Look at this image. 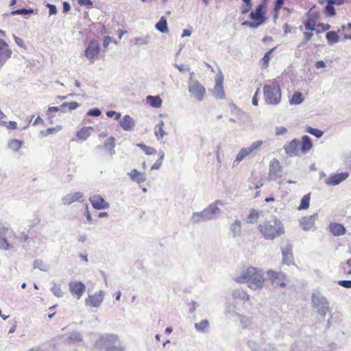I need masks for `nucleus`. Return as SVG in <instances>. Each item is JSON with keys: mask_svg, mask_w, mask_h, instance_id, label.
<instances>
[{"mask_svg": "<svg viewBox=\"0 0 351 351\" xmlns=\"http://www.w3.org/2000/svg\"><path fill=\"white\" fill-rule=\"evenodd\" d=\"M233 279L237 283H247L248 287L254 291L262 289L265 281L264 271L252 266L243 268Z\"/></svg>", "mask_w": 351, "mask_h": 351, "instance_id": "f257e3e1", "label": "nucleus"}, {"mask_svg": "<svg viewBox=\"0 0 351 351\" xmlns=\"http://www.w3.org/2000/svg\"><path fill=\"white\" fill-rule=\"evenodd\" d=\"M95 347L104 351H125L119 337L113 333L101 334L95 341Z\"/></svg>", "mask_w": 351, "mask_h": 351, "instance_id": "f03ea898", "label": "nucleus"}, {"mask_svg": "<svg viewBox=\"0 0 351 351\" xmlns=\"http://www.w3.org/2000/svg\"><path fill=\"white\" fill-rule=\"evenodd\" d=\"M261 233L265 239H274L284 234V226L278 219H271L260 224L258 226Z\"/></svg>", "mask_w": 351, "mask_h": 351, "instance_id": "7ed1b4c3", "label": "nucleus"}, {"mask_svg": "<svg viewBox=\"0 0 351 351\" xmlns=\"http://www.w3.org/2000/svg\"><path fill=\"white\" fill-rule=\"evenodd\" d=\"M224 314L230 318L239 319V326L243 329L250 328L254 323V317L240 314L238 311L237 304L234 303L226 302Z\"/></svg>", "mask_w": 351, "mask_h": 351, "instance_id": "20e7f679", "label": "nucleus"}, {"mask_svg": "<svg viewBox=\"0 0 351 351\" xmlns=\"http://www.w3.org/2000/svg\"><path fill=\"white\" fill-rule=\"evenodd\" d=\"M264 99L267 104L278 105L281 99L279 84L275 80L268 82L263 88Z\"/></svg>", "mask_w": 351, "mask_h": 351, "instance_id": "39448f33", "label": "nucleus"}, {"mask_svg": "<svg viewBox=\"0 0 351 351\" xmlns=\"http://www.w3.org/2000/svg\"><path fill=\"white\" fill-rule=\"evenodd\" d=\"M312 306L322 317H326L329 311L328 301L318 291H314L312 294Z\"/></svg>", "mask_w": 351, "mask_h": 351, "instance_id": "423d86ee", "label": "nucleus"}, {"mask_svg": "<svg viewBox=\"0 0 351 351\" xmlns=\"http://www.w3.org/2000/svg\"><path fill=\"white\" fill-rule=\"evenodd\" d=\"M263 142L261 140H258L253 142L249 147L241 148L237 155L236 156L235 160L233 164L234 165H239L243 160L247 156L256 154L258 149L263 145Z\"/></svg>", "mask_w": 351, "mask_h": 351, "instance_id": "0eeeda50", "label": "nucleus"}, {"mask_svg": "<svg viewBox=\"0 0 351 351\" xmlns=\"http://www.w3.org/2000/svg\"><path fill=\"white\" fill-rule=\"evenodd\" d=\"M250 17L253 21H245L242 23L243 26L250 27L251 28H257L265 22L263 16V5H259L255 10L250 13Z\"/></svg>", "mask_w": 351, "mask_h": 351, "instance_id": "6e6552de", "label": "nucleus"}, {"mask_svg": "<svg viewBox=\"0 0 351 351\" xmlns=\"http://www.w3.org/2000/svg\"><path fill=\"white\" fill-rule=\"evenodd\" d=\"M189 92L198 101H202L206 95V88L197 80L189 81Z\"/></svg>", "mask_w": 351, "mask_h": 351, "instance_id": "1a4fd4ad", "label": "nucleus"}, {"mask_svg": "<svg viewBox=\"0 0 351 351\" xmlns=\"http://www.w3.org/2000/svg\"><path fill=\"white\" fill-rule=\"evenodd\" d=\"M267 274L274 287H284L287 285L288 280L282 272L268 270Z\"/></svg>", "mask_w": 351, "mask_h": 351, "instance_id": "9d476101", "label": "nucleus"}, {"mask_svg": "<svg viewBox=\"0 0 351 351\" xmlns=\"http://www.w3.org/2000/svg\"><path fill=\"white\" fill-rule=\"evenodd\" d=\"M223 205H224L223 202L218 199L209 204L206 208L204 209V214L206 215L208 221L217 219L218 216L221 213V209L219 208V206Z\"/></svg>", "mask_w": 351, "mask_h": 351, "instance_id": "9b49d317", "label": "nucleus"}, {"mask_svg": "<svg viewBox=\"0 0 351 351\" xmlns=\"http://www.w3.org/2000/svg\"><path fill=\"white\" fill-rule=\"evenodd\" d=\"M101 48L97 40H91L86 49H85V56L88 59L91 64L94 63L97 58Z\"/></svg>", "mask_w": 351, "mask_h": 351, "instance_id": "f8f14e48", "label": "nucleus"}, {"mask_svg": "<svg viewBox=\"0 0 351 351\" xmlns=\"http://www.w3.org/2000/svg\"><path fill=\"white\" fill-rule=\"evenodd\" d=\"M300 141L295 138L290 141L289 143L285 144L283 146V149L285 152V153L289 156V157H295L299 156L300 151Z\"/></svg>", "mask_w": 351, "mask_h": 351, "instance_id": "ddd939ff", "label": "nucleus"}, {"mask_svg": "<svg viewBox=\"0 0 351 351\" xmlns=\"http://www.w3.org/2000/svg\"><path fill=\"white\" fill-rule=\"evenodd\" d=\"M105 295V292L102 290L95 293L93 295H88V298L85 300L86 305L92 307L98 308L101 306Z\"/></svg>", "mask_w": 351, "mask_h": 351, "instance_id": "4468645a", "label": "nucleus"}, {"mask_svg": "<svg viewBox=\"0 0 351 351\" xmlns=\"http://www.w3.org/2000/svg\"><path fill=\"white\" fill-rule=\"evenodd\" d=\"M69 291L72 295L76 296L79 300L82 296L86 290V286L82 282L71 281L69 283Z\"/></svg>", "mask_w": 351, "mask_h": 351, "instance_id": "2eb2a0df", "label": "nucleus"}, {"mask_svg": "<svg viewBox=\"0 0 351 351\" xmlns=\"http://www.w3.org/2000/svg\"><path fill=\"white\" fill-rule=\"evenodd\" d=\"M282 172V167L276 158H273L269 162V178L271 180H276L280 176Z\"/></svg>", "mask_w": 351, "mask_h": 351, "instance_id": "dca6fc26", "label": "nucleus"}, {"mask_svg": "<svg viewBox=\"0 0 351 351\" xmlns=\"http://www.w3.org/2000/svg\"><path fill=\"white\" fill-rule=\"evenodd\" d=\"M89 201L93 207L97 210L107 209L110 207L109 203L106 202L100 195H94L90 196Z\"/></svg>", "mask_w": 351, "mask_h": 351, "instance_id": "f3484780", "label": "nucleus"}, {"mask_svg": "<svg viewBox=\"0 0 351 351\" xmlns=\"http://www.w3.org/2000/svg\"><path fill=\"white\" fill-rule=\"evenodd\" d=\"M12 51L8 49V44L3 40L0 39V69L10 58Z\"/></svg>", "mask_w": 351, "mask_h": 351, "instance_id": "a211bd4d", "label": "nucleus"}, {"mask_svg": "<svg viewBox=\"0 0 351 351\" xmlns=\"http://www.w3.org/2000/svg\"><path fill=\"white\" fill-rule=\"evenodd\" d=\"M349 173L348 172H343L338 174H335L328 178H326L324 180L325 183L329 186H335L340 184L348 178Z\"/></svg>", "mask_w": 351, "mask_h": 351, "instance_id": "6ab92c4d", "label": "nucleus"}, {"mask_svg": "<svg viewBox=\"0 0 351 351\" xmlns=\"http://www.w3.org/2000/svg\"><path fill=\"white\" fill-rule=\"evenodd\" d=\"M84 194L81 192L67 194L62 197V203L64 205H69L75 202H83Z\"/></svg>", "mask_w": 351, "mask_h": 351, "instance_id": "aec40b11", "label": "nucleus"}, {"mask_svg": "<svg viewBox=\"0 0 351 351\" xmlns=\"http://www.w3.org/2000/svg\"><path fill=\"white\" fill-rule=\"evenodd\" d=\"M231 295L233 301L230 302L234 303L236 304V300L246 302L248 301L250 298V295L247 293V291L241 288L233 290Z\"/></svg>", "mask_w": 351, "mask_h": 351, "instance_id": "412c9836", "label": "nucleus"}, {"mask_svg": "<svg viewBox=\"0 0 351 351\" xmlns=\"http://www.w3.org/2000/svg\"><path fill=\"white\" fill-rule=\"evenodd\" d=\"M317 217V214H313L310 216L302 217L300 220V224L304 230H310L315 227V220Z\"/></svg>", "mask_w": 351, "mask_h": 351, "instance_id": "4be33fe9", "label": "nucleus"}, {"mask_svg": "<svg viewBox=\"0 0 351 351\" xmlns=\"http://www.w3.org/2000/svg\"><path fill=\"white\" fill-rule=\"evenodd\" d=\"M127 175L133 182L137 184H141L147 180L146 174L138 171L136 169H133L131 171L128 172Z\"/></svg>", "mask_w": 351, "mask_h": 351, "instance_id": "5701e85b", "label": "nucleus"}, {"mask_svg": "<svg viewBox=\"0 0 351 351\" xmlns=\"http://www.w3.org/2000/svg\"><path fill=\"white\" fill-rule=\"evenodd\" d=\"M119 123L124 131H132L135 125L134 120L130 115H125Z\"/></svg>", "mask_w": 351, "mask_h": 351, "instance_id": "b1692460", "label": "nucleus"}, {"mask_svg": "<svg viewBox=\"0 0 351 351\" xmlns=\"http://www.w3.org/2000/svg\"><path fill=\"white\" fill-rule=\"evenodd\" d=\"M7 230L8 228L5 227L0 228V249L6 251L12 248V245L8 242L5 238V232Z\"/></svg>", "mask_w": 351, "mask_h": 351, "instance_id": "393cba45", "label": "nucleus"}, {"mask_svg": "<svg viewBox=\"0 0 351 351\" xmlns=\"http://www.w3.org/2000/svg\"><path fill=\"white\" fill-rule=\"evenodd\" d=\"M190 221L193 224L200 223L208 221L207 217L204 214V210L200 212H195L192 214Z\"/></svg>", "mask_w": 351, "mask_h": 351, "instance_id": "a878e982", "label": "nucleus"}, {"mask_svg": "<svg viewBox=\"0 0 351 351\" xmlns=\"http://www.w3.org/2000/svg\"><path fill=\"white\" fill-rule=\"evenodd\" d=\"M300 143L301 144L300 148L303 153L308 152L312 148L313 144L311 139L307 135H304L302 136V141Z\"/></svg>", "mask_w": 351, "mask_h": 351, "instance_id": "bb28decb", "label": "nucleus"}, {"mask_svg": "<svg viewBox=\"0 0 351 351\" xmlns=\"http://www.w3.org/2000/svg\"><path fill=\"white\" fill-rule=\"evenodd\" d=\"M232 237H237L241 235V221L236 219L230 227Z\"/></svg>", "mask_w": 351, "mask_h": 351, "instance_id": "cd10ccee", "label": "nucleus"}, {"mask_svg": "<svg viewBox=\"0 0 351 351\" xmlns=\"http://www.w3.org/2000/svg\"><path fill=\"white\" fill-rule=\"evenodd\" d=\"M213 95L217 99H223L225 93L222 86V82L217 80L213 89Z\"/></svg>", "mask_w": 351, "mask_h": 351, "instance_id": "c85d7f7f", "label": "nucleus"}, {"mask_svg": "<svg viewBox=\"0 0 351 351\" xmlns=\"http://www.w3.org/2000/svg\"><path fill=\"white\" fill-rule=\"evenodd\" d=\"M195 330L202 333L206 332L210 327L209 322L207 319H203L194 325Z\"/></svg>", "mask_w": 351, "mask_h": 351, "instance_id": "c756f323", "label": "nucleus"}, {"mask_svg": "<svg viewBox=\"0 0 351 351\" xmlns=\"http://www.w3.org/2000/svg\"><path fill=\"white\" fill-rule=\"evenodd\" d=\"M330 230L334 235L340 236L344 234L346 229L340 223H332L330 225Z\"/></svg>", "mask_w": 351, "mask_h": 351, "instance_id": "7c9ffc66", "label": "nucleus"}, {"mask_svg": "<svg viewBox=\"0 0 351 351\" xmlns=\"http://www.w3.org/2000/svg\"><path fill=\"white\" fill-rule=\"evenodd\" d=\"M282 263L284 264L290 265L293 262V254L291 247H287L282 252Z\"/></svg>", "mask_w": 351, "mask_h": 351, "instance_id": "2f4dec72", "label": "nucleus"}, {"mask_svg": "<svg viewBox=\"0 0 351 351\" xmlns=\"http://www.w3.org/2000/svg\"><path fill=\"white\" fill-rule=\"evenodd\" d=\"M91 127H84L80 131L77 132L76 136L82 140H86L90 135Z\"/></svg>", "mask_w": 351, "mask_h": 351, "instance_id": "473e14b6", "label": "nucleus"}, {"mask_svg": "<svg viewBox=\"0 0 351 351\" xmlns=\"http://www.w3.org/2000/svg\"><path fill=\"white\" fill-rule=\"evenodd\" d=\"M147 102L154 108H159L161 106L162 100L158 96L148 95L146 97Z\"/></svg>", "mask_w": 351, "mask_h": 351, "instance_id": "72a5a7b5", "label": "nucleus"}, {"mask_svg": "<svg viewBox=\"0 0 351 351\" xmlns=\"http://www.w3.org/2000/svg\"><path fill=\"white\" fill-rule=\"evenodd\" d=\"M23 142L17 139H11L8 141V147L14 152H19L22 147Z\"/></svg>", "mask_w": 351, "mask_h": 351, "instance_id": "f704fd0d", "label": "nucleus"}, {"mask_svg": "<svg viewBox=\"0 0 351 351\" xmlns=\"http://www.w3.org/2000/svg\"><path fill=\"white\" fill-rule=\"evenodd\" d=\"M33 267L34 269H38L43 271H48L50 269L49 265L44 263L43 261L40 259H36L33 263Z\"/></svg>", "mask_w": 351, "mask_h": 351, "instance_id": "c9c22d12", "label": "nucleus"}, {"mask_svg": "<svg viewBox=\"0 0 351 351\" xmlns=\"http://www.w3.org/2000/svg\"><path fill=\"white\" fill-rule=\"evenodd\" d=\"M164 125H165L164 121L160 120L159 121V123L156 126L155 134L158 139L162 138L165 136V135L166 134V132L163 130Z\"/></svg>", "mask_w": 351, "mask_h": 351, "instance_id": "e433bc0d", "label": "nucleus"}, {"mask_svg": "<svg viewBox=\"0 0 351 351\" xmlns=\"http://www.w3.org/2000/svg\"><path fill=\"white\" fill-rule=\"evenodd\" d=\"M156 28L161 33H167L168 32L167 20L165 16H162L156 24Z\"/></svg>", "mask_w": 351, "mask_h": 351, "instance_id": "4c0bfd02", "label": "nucleus"}, {"mask_svg": "<svg viewBox=\"0 0 351 351\" xmlns=\"http://www.w3.org/2000/svg\"><path fill=\"white\" fill-rule=\"evenodd\" d=\"M304 97L300 92H295L293 95L289 102L291 105H298L303 102Z\"/></svg>", "mask_w": 351, "mask_h": 351, "instance_id": "58836bf2", "label": "nucleus"}, {"mask_svg": "<svg viewBox=\"0 0 351 351\" xmlns=\"http://www.w3.org/2000/svg\"><path fill=\"white\" fill-rule=\"evenodd\" d=\"M326 36L330 45L337 43L339 41V36L334 31L327 32Z\"/></svg>", "mask_w": 351, "mask_h": 351, "instance_id": "ea45409f", "label": "nucleus"}, {"mask_svg": "<svg viewBox=\"0 0 351 351\" xmlns=\"http://www.w3.org/2000/svg\"><path fill=\"white\" fill-rule=\"evenodd\" d=\"M136 146L142 149L147 155H154L157 153L155 148L147 146L143 143H138L136 144Z\"/></svg>", "mask_w": 351, "mask_h": 351, "instance_id": "a19ab883", "label": "nucleus"}, {"mask_svg": "<svg viewBox=\"0 0 351 351\" xmlns=\"http://www.w3.org/2000/svg\"><path fill=\"white\" fill-rule=\"evenodd\" d=\"M68 338L71 343L82 342L83 341V337L79 332L70 333Z\"/></svg>", "mask_w": 351, "mask_h": 351, "instance_id": "79ce46f5", "label": "nucleus"}, {"mask_svg": "<svg viewBox=\"0 0 351 351\" xmlns=\"http://www.w3.org/2000/svg\"><path fill=\"white\" fill-rule=\"evenodd\" d=\"M258 219V213L255 210H251L249 215L246 219V223H254Z\"/></svg>", "mask_w": 351, "mask_h": 351, "instance_id": "37998d69", "label": "nucleus"}, {"mask_svg": "<svg viewBox=\"0 0 351 351\" xmlns=\"http://www.w3.org/2000/svg\"><path fill=\"white\" fill-rule=\"evenodd\" d=\"M310 199V194L305 195L301 199L298 210H304L308 208L309 207Z\"/></svg>", "mask_w": 351, "mask_h": 351, "instance_id": "c03bdc74", "label": "nucleus"}, {"mask_svg": "<svg viewBox=\"0 0 351 351\" xmlns=\"http://www.w3.org/2000/svg\"><path fill=\"white\" fill-rule=\"evenodd\" d=\"M276 48H272L269 51H267L265 56H263V58L261 59V62H262V66L265 69H266L268 65H269V62L271 59V53L274 51Z\"/></svg>", "mask_w": 351, "mask_h": 351, "instance_id": "a18cd8bd", "label": "nucleus"}, {"mask_svg": "<svg viewBox=\"0 0 351 351\" xmlns=\"http://www.w3.org/2000/svg\"><path fill=\"white\" fill-rule=\"evenodd\" d=\"M335 3L334 0H328V4L326 6V12L330 16L335 15V10L333 4Z\"/></svg>", "mask_w": 351, "mask_h": 351, "instance_id": "49530a36", "label": "nucleus"}, {"mask_svg": "<svg viewBox=\"0 0 351 351\" xmlns=\"http://www.w3.org/2000/svg\"><path fill=\"white\" fill-rule=\"evenodd\" d=\"M159 158L156 160V162L151 167L152 170L159 169L162 165L165 158V153L163 151H160L159 152Z\"/></svg>", "mask_w": 351, "mask_h": 351, "instance_id": "de8ad7c7", "label": "nucleus"}, {"mask_svg": "<svg viewBox=\"0 0 351 351\" xmlns=\"http://www.w3.org/2000/svg\"><path fill=\"white\" fill-rule=\"evenodd\" d=\"M51 291H52L53 294L57 298H62L64 295V292L62 291L60 285L58 284L55 283L53 286L51 287Z\"/></svg>", "mask_w": 351, "mask_h": 351, "instance_id": "09e8293b", "label": "nucleus"}, {"mask_svg": "<svg viewBox=\"0 0 351 351\" xmlns=\"http://www.w3.org/2000/svg\"><path fill=\"white\" fill-rule=\"evenodd\" d=\"M33 13V10L31 8L26 9V8H22L19 9L14 11H12L11 12L12 15H16V14H21V15H28Z\"/></svg>", "mask_w": 351, "mask_h": 351, "instance_id": "8fccbe9b", "label": "nucleus"}, {"mask_svg": "<svg viewBox=\"0 0 351 351\" xmlns=\"http://www.w3.org/2000/svg\"><path fill=\"white\" fill-rule=\"evenodd\" d=\"M306 132L315 136H316L317 138H321L323 134H324V132L322 130H320L319 129H316V128H308V129L306 130Z\"/></svg>", "mask_w": 351, "mask_h": 351, "instance_id": "3c124183", "label": "nucleus"}, {"mask_svg": "<svg viewBox=\"0 0 351 351\" xmlns=\"http://www.w3.org/2000/svg\"><path fill=\"white\" fill-rule=\"evenodd\" d=\"M78 106L79 104L75 101H72L69 103L64 102L62 104V108H63L64 110H66V108L68 107L69 110H73L76 109Z\"/></svg>", "mask_w": 351, "mask_h": 351, "instance_id": "603ef678", "label": "nucleus"}, {"mask_svg": "<svg viewBox=\"0 0 351 351\" xmlns=\"http://www.w3.org/2000/svg\"><path fill=\"white\" fill-rule=\"evenodd\" d=\"M104 147L108 149L110 147H115V138L112 136L105 141Z\"/></svg>", "mask_w": 351, "mask_h": 351, "instance_id": "864d4df0", "label": "nucleus"}, {"mask_svg": "<svg viewBox=\"0 0 351 351\" xmlns=\"http://www.w3.org/2000/svg\"><path fill=\"white\" fill-rule=\"evenodd\" d=\"M58 111H61L62 112L64 113L66 112V110H64L62 108V105L60 107H49L47 110V114H49L51 112H57Z\"/></svg>", "mask_w": 351, "mask_h": 351, "instance_id": "5fc2aeb1", "label": "nucleus"}, {"mask_svg": "<svg viewBox=\"0 0 351 351\" xmlns=\"http://www.w3.org/2000/svg\"><path fill=\"white\" fill-rule=\"evenodd\" d=\"M148 43V38L143 37H138L135 38V45H144Z\"/></svg>", "mask_w": 351, "mask_h": 351, "instance_id": "6e6d98bb", "label": "nucleus"}, {"mask_svg": "<svg viewBox=\"0 0 351 351\" xmlns=\"http://www.w3.org/2000/svg\"><path fill=\"white\" fill-rule=\"evenodd\" d=\"M101 112L99 108L90 109L87 112V115L94 116V117H99L101 115Z\"/></svg>", "mask_w": 351, "mask_h": 351, "instance_id": "4d7b16f0", "label": "nucleus"}, {"mask_svg": "<svg viewBox=\"0 0 351 351\" xmlns=\"http://www.w3.org/2000/svg\"><path fill=\"white\" fill-rule=\"evenodd\" d=\"M62 130V126L57 125L54 128H49L47 129V132H48V135L53 134L55 133H57L58 132Z\"/></svg>", "mask_w": 351, "mask_h": 351, "instance_id": "13d9d810", "label": "nucleus"}, {"mask_svg": "<svg viewBox=\"0 0 351 351\" xmlns=\"http://www.w3.org/2000/svg\"><path fill=\"white\" fill-rule=\"evenodd\" d=\"M338 284L343 287H345V288H351V280H339L338 282Z\"/></svg>", "mask_w": 351, "mask_h": 351, "instance_id": "bf43d9fd", "label": "nucleus"}, {"mask_svg": "<svg viewBox=\"0 0 351 351\" xmlns=\"http://www.w3.org/2000/svg\"><path fill=\"white\" fill-rule=\"evenodd\" d=\"M46 6L49 9V15H53L57 14V8L55 5L51 3H47Z\"/></svg>", "mask_w": 351, "mask_h": 351, "instance_id": "052dcab7", "label": "nucleus"}, {"mask_svg": "<svg viewBox=\"0 0 351 351\" xmlns=\"http://www.w3.org/2000/svg\"><path fill=\"white\" fill-rule=\"evenodd\" d=\"M287 132V130L285 127H277L276 128V135H282L285 134Z\"/></svg>", "mask_w": 351, "mask_h": 351, "instance_id": "680f3d73", "label": "nucleus"}, {"mask_svg": "<svg viewBox=\"0 0 351 351\" xmlns=\"http://www.w3.org/2000/svg\"><path fill=\"white\" fill-rule=\"evenodd\" d=\"M175 66L180 71V72H184V71H189L190 70L189 67L188 66H185L184 64H175Z\"/></svg>", "mask_w": 351, "mask_h": 351, "instance_id": "e2e57ef3", "label": "nucleus"}, {"mask_svg": "<svg viewBox=\"0 0 351 351\" xmlns=\"http://www.w3.org/2000/svg\"><path fill=\"white\" fill-rule=\"evenodd\" d=\"M252 3H245V7L243 8L242 11H241L242 14L247 13L252 8Z\"/></svg>", "mask_w": 351, "mask_h": 351, "instance_id": "0e129e2a", "label": "nucleus"}, {"mask_svg": "<svg viewBox=\"0 0 351 351\" xmlns=\"http://www.w3.org/2000/svg\"><path fill=\"white\" fill-rule=\"evenodd\" d=\"M13 37H14L16 44L18 46L23 47V40L21 38L16 36L15 35H13Z\"/></svg>", "mask_w": 351, "mask_h": 351, "instance_id": "69168bd1", "label": "nucleus"}, {"mask_svg": "<svg viewBox=\"0 0 351 351\" xmlns=\"http://www.w3.org/2000/svg\"><path fill=\"white\" fill-rule=\"evenodd\" d=\"M112 38L110 37V36H106L105 38L104 39V47L105 48H106L109 45L110 43L112 42Z\"/></svg>", "mask_w": 351, "mask_h": 351, "instance_id": "338daca9", "label": "nucleus"}, {"mask_svg": "<svg viewBox=\"0 0 351 351\" xmlns=\"http://www.w3.org/2000/svg\"><path fill=\"white\" fill-rule=\"evenodd\" d=\"M62 6H63V12L66 13L71 10V5H70L69 3L67 1H64L62 3Z\"/></svg>", "mask_w": 351, "mask_h": 351, "instance_id": "774afa93", "label": "nucleus"}]
</instances>
